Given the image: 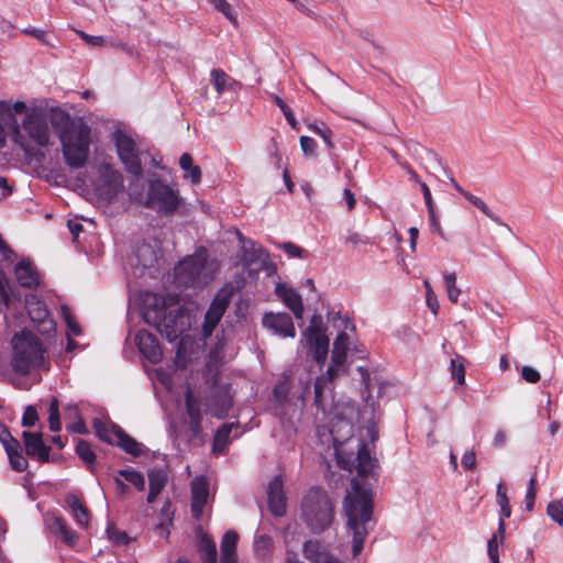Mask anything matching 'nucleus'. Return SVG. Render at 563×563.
<instances>
[{"instance_id":"8","label":"nucleus","mask_w":563,"mask_h":563,"mask_svg":"<svg viewBox=\"0 0 563 563\" xmlns=\"http://www.w3.org/2000/svg\"><path fill=\"white\" fill-rule=\"evenodd\" d=\"M234 395L229 384H212L206 391L202 404L207 413L224 419L233 407Z\"/></svg>"},{"instance_id":"25","label":"nucleus","mask_w":563,"mask_h":563,"mask_svg":"<svg viewBox=\"0 0 563 563\" xmlns=\"http://www.w3.org/2000/svg\"><path fill=\"white\" fill-rule=\"evenodd\" d=\"M19 284L24 288H35L40 285V274L30 260L20 261L14 267Z\"/></svg>"},{"instance_id":"50","label":"nucleus","mask_w":563,"mask_h":563,"mask_svg":"<svg viewBox=\"0 0 563 563\" xmlns=\"http://www.w3.org/2000/svg\"><path fill=\"white\" fill-rule=\"evenodd\" d=\"M277 246L282 249L284 252H286L289 257H308V252L306 250L301 249L300 246L291 242L278 243Z\"/></svg>"},{"instance_id":"4","label":"nucleus","mask_w":563,"mask_h":563,"mask_svg":"<svg viewBox=\"0 0 563 563\" xmlns=\"http://www.w3.org/2000/svg\"><path fill=\"white\" fill-rule=\"evenodd\" d=\"M142 317L144 321L154 327L169 342L179 338L184 328L178 324V314L167 313L165 300L162 296L146 292L143 297Z\"/></svg>"},{"instance_id":"61","label":"nucleus","mask_w":563,"mask_h":563,"mask_svg":"<svg viewBox=\"0 0 563 563\" xmlns=\"http://www.w3.org/2000/svg\"><path fill=\"white\" fill-rule=\"evenodd\" d=\"M300 147L306 155L314 156L316 155V141L309 136L300 137Z\"/></svg>"},{"instance_id":"36","label":"nucleus","mask_w":563,"mask_h":563,"mask_svg":"<svg viewBox=\"0 0 563 563\" xmlns=\"http://www.w3.org/2000/svg\"><path fill=\"white\" fill-rule=\"evenodd\" d=\"M150 487L155 490L162 492L168 481V474L164 468L148 470Z\"/></svg>"},{"instance_id":"58","label":"nucleus","mask_w":563,"mask_h":563,"mask_svg":"<svg viewBox=\"0 0 563 563\" xmlns=\"http://www.w3.org/2000/svg\"><path fill=\"white\" fill-rule=\"evenodd\" d=\"M500 515H501V517H500L499 522H498V536H500V542H504L505 529H506L505 519L509 518L511 516V507H510V505L501 507L500 508Z\"/></svg>"},{"instance_id":"47","label":"nucleus","mask_w":563,"mask_h":563,"mask_svg":"<svg viewBox=\"0 0 563 563\" xmlns=\"http://www.w3.org/2000/svg\"><path fill=\"white\" fill-rule=\"evenodd\" d=\"M238 540L239 534L235 531H227L221 540V552L236 553Z\"/></svg>"},{"instance_id":"31","label":"nucleus","mask_w":563,"mask_h":563,"mask_svg":"<svg viewBox=\"0 0 563 563\" xmlns=\"http://www.w3.org/2000/svg\"><path fill=\"white\" fill-rule=\"evenodd\" d=\"M211 81L216 88L218 95L223 93L227 89H232L236 84L231 77H229L224 70L216 68L211 70Z\"/></svg>"},{"instance_id":"48","label":"nucleus","mask_w":563,"mask_h":563,"mask_svg":"<svg viewBox=\"0 0 563 563\" xmlns=\"http://www.w3.org/2000/svg\"><path fill=\"white\" fill-rule=\"evenodd\" d=\"M308 128L324 141L328 148L334 147L332 143V131L324 123H321L320 125L309 124Z\"/></svg>"},{"instance_id":"29","label":"nucleus","mask_w":563,"mask_h":563,"mask_svg":"<svg viewBox=\"0 0 563 563\" xmlns=\"http://www.w3.org/2000/svg\"><path fill=\"white\" fill-rule=\"evenodd\" d=\"M239 423H224L216 432L213 437L212 450L217 453H224L227 445L230 443V433L232 429H238Z\"/></svg>"},{"instance_id":"26","label":"nucleus","mask_w":563,"mask_h":563,"mask_svg":"<svg viewBox=\"0 0 563 563\" xmlns=\"http://www.w3.org/2000/svg\"><path fill=\"white\" fill-rule=\"evenodd\" d=\"M306 341L309 346L310 354L317 363H323L327 358L329 351V339L325 334H318L312 336H303L302 341Z\"/></svg>"},{"instance_id":"24","label":"nucleus","mask_w":563,"mask_h":563,"mask_svg":"<svg viewBox=\"0 0 563 563\" xmlns=\"http://www.w3.org/2000/svg\"><path fill=\"white\" fill-rule=\"evenodd\" d=\"M303 556L312 563H330L331 561H340L332 555L328 547L319 540H308L302 547Z\"/></svg>"},{"instance_id":"16","label":"nucleus","mask_w":563,"mask_h":563,"mask_svg":"<svg viewBox=\"0 0 563 563\" xmlns=\"http://www.w3.org/2000/svg\"><path fill=\"white\" fill-rule=\"evenodd\" d=\"M0 442L9 457L12 470L18 473L24 472L29 467V462L23 455V448L18 439H15L9 428L0 422Z\"/></svg>"},{"instance_id":"32","label":"nucleus","mask_w":563,"mask_h":563,"mask_svg":"<svg viewBox=\"0 0 563 563\" xmlns=\"http://www.w3.org/2000/svg\"><path fill=\"white\" fill-rule=\"evenodd\" d=\"M191 501L207 503L209 485L203 476H198L191 482Z\"/></svg>"},{"instance_id":"37","label":"nucleus","mask_w":563,"mask_h":563,"mask_svg":"<svg viewBox=\"0 0 563 563\" xmlns=\"http://www.w3.org/2000/svg\"><path fill=\"white\" fill-rule=\"evenodd\" d=\"M217 11L221 12L234 26H238V15L227 0H208Z\"/></svg>"},{"instance_id":"5","label":"nucleus","mask_w":563,"mask_h":563,"mask_svg":"<svg viewBox=\"0 0 563 563\" xmlns=\"http://www.w3.org/2000/svg\"><path fill=\"white\" fill-rule=\"evenodd\" d=\"M302 519L309 530L319 534L327 530L333 519L334 509L327 493L318 487H312L303 497L301 504Z\"/></svg>"},{"instance_id":"17","label":"nucleus","mask_w":563,"mask_h":563,"mask_svg":"<svg viewBox=\"0 0 563 563\" xmlns=\"http://www.w3.org/2000/svg\"><path fill=\"white\" fill-rule=\"evenodd\" d=\"M22 439L27 456L40 463L49 462L51 449L44 443L41 432L23 431Z\"/></svg>"},{"instance_id":"46","label":"nucleus","mask_w":563,"mask_h":563,"mask_svg":"<svg viewBox=\"0 0 563 563\" xmlns=\"http://www.w3.org/2000/svg\"><path fill=\"white\" fill-rule=\"evenodd\" d=\"M318 334H324L322 316L314 313L309 322V325L303 331L302 336H312Z\"/></svg>"},{"instance_id":"55","label":"nucleus","mask_w":563,"mask_h":563,"mask_svg":"<svg viewBox=\"0 0 563 563\" xmlns=\"http://www.w3.org/2000/svg\"><path fill=\"white\" fill-rule=\"evenodd\" d=\"M327 387L324 377H317L314 382V405L323 409V390Z\"/></svg>"},{"instance_id":"28","label":"nucleus","mask_w":563,"mask_h":563,"mask_svg":"<svg viewBox=\"0 0 563 563\" xmlns=\"http://www.w3.org/2000/svg\"><path fill=\"white\" fill-rule=\"evenodd\" d=\"M66 504L78 526L86 528L89 522V511L81 500L74 494L66 496Z\"/></svg>"},{"instance_id":"19","label":"nucleus","mask_w":563,"mask_h":563,"mask_svg":"<svg viewBox=\"0 0 563 563\" xmlns=\"http://www.w3.org/2000/svg\"><path fill=\"white\" fill-rule=\"evenodd\" d=\"M135 344L141 354L151 363L157 364L163 360V352L156 336L147 330H140L135 335Z\"/></svg>"},{"instance_id":"38","label":"nucleus","mask_w":563,"mask_h":563,"mask_svg":"<svg viewBox=\"0 0 563 563\" xmlns=\"http://www.w3.org/2000/svg\"><path fill=\"white\" fill-rule=\"evenodd\" d=\"M273 539L267 534L257 537L254 541V551L256 556L265 559L267 558L273 549Z\"/></svg>"},{"instance_id":"18","label":"nucleus","mask_w":563,"mask_h":563,"mask_svg":"<svg viewBox=\"0 0 563 563\" xmlns=\"http://www.w3.org/2000/svg\"><path fill=\"white\" fill-rule=\"evenodd\" d=\"M263 324L275 334L283 338H295L296 329L290 314L287 312H268L263 317Z\"/></svg>"},{"instance_id":"43","label":"nucleus","mask_w":563,"mask_h":563,"mask_svg":"<svg viewBox=\"0 0 563 563\" xmlns=\"http://www.w3.org/2000/svg\"><path fill=\"white\" fill-rule=\"evenodd\" d=\"M48 427L53 432H58L62 429L59 416V402L57 398H53L48 408Z\"/></svg>"},{"instance_id":"15","label":"nucleus","mask_w":563,"mask_h":563,"mask_svg":"<svg viewBox=\"0 0 563 563\" xmlns=\"http://www.w3.org/2000/svg\"><path fill=\"white\" fill-rule=\"evenodd\" d=\"M25 308L32 322L43 334H51L55 331V322L43 300L36 295H27L25 298Z\"/></svg>"},{"instance_id":"6","label":"nucleus","mask_w":563,"mask_h":563,"mask_svg":"<svg viewBox=\"0 0 563 563\" xmlns=\"http://www.w3.org/2000/svg\"><path fill=\"white\" fill-rule=\"evenodd\" d=\"M208 254L205 249L198 250L194 255L185 257L174 269L175 280L181 287H196L208 282L206 264Z\"/></svg>"},{"instance_id":"45","label":"nucleus","mask_w":563,"mask_h":563,"mask_svg":"<svg viewBox=\"0 0 563 563\" xmlns=\"http://www.w3.org/2000/svg\"><path fill=\"white\" fill-rule=\"evenodd\" d=\"M444 283L450 301L456 303L461 290L456 287V276L454 273L444 274Z\"/></svg>"},{"instance_id":"52","label":"nucleus","mask_w":563,"mask_h":563,"mask_svg":"<svg viewBox=\"0 0 563 563\" xmlns=\"http://www.w3.org/2000/svg\"><path fill=\"white\" fill-rule=\"evenodd\" d=\"M274 101L277 104V107L282 110V112L284 113L287 122L291 125V128L297 130L298 129L297 128V121H296V118H295L291 109L278 96H274Z\"/></svg>"},{"instance_id":"56","label":"nucleus","mask_w":563,"mask_h":563,"mask_svg":"<svg viewBox=\"0 0 563 563\" xmlns=\"http://www.w3.org/2000/svg\"><path fill=\"white\" fill-rule=\"evenodd\" d=\"M107 533L109 539L117 545L128 544L130 538L123 531H119L114 527H108Z\"/></svg>"},{"instance_id":"39","label":"nucleus","mask_w":563,"mask_h":563,"mask_svg":"<svg viewBox=\"0 0 563 563\" xmlns=\"http://www.w3.org/2000/svg\"><path fill=\"white\" fill-rule=\"evenodd\" d=\"M112 424H113L112 422L110 424H106L100 419H93V421H92V427L95 429L97 437L101 441L109 443V444L115 443V441L112 439V434H113V430L111 428Z\"/></svg>"},{"instance_id":"30","label":"nucleus","mask_w":563,"mask_h":563,"mask_svg":"<svg viewBox=\"0 0 563 563\" xmlns=\"http://www.w3.org/2000/svg\"><path fill=\"white\" fill-rule=\"evenodd\" d=\"M76 454L80 457V460L86 464L87 468L90 472L96 471V453L91 448V444L82 439L77 441L75 448Z\"/></svg>"},{"instance_id":"2","label":"nucleus","mask_w":563,"mask_h":563,"mask_svg":"<svg viewBox=\"0 0 563 563\" xmlns=\"http://www.w3.org/2000/svg\"><path fill=\"white\" fill-rule=\"evenodd\" d=\"M354 494H347L343 500V511L349 530L353 533L352 553L357 556L369 532L373 521V495L371 489L362 488L357 478L351 482Z\"/></svg>"},{"instance_id":"35","label":"nucleus","mask_w":563,"mask_h":563,"mask_svg":"<svg viewBox=\"0 0 563 563\" xmlns=\"http://www.w3.org/2000/svg\"><path fill=\"white\" fill-rule=\"evenodd\" d=\"M185 407L188 420H202V413L200 411L199 405L195 399L190 388L185 393Z\"/></svg>"},{"instance_id":"59","label":"nucleus","mask_w":563,"mask_h":563,"mask_svg":"<svg viewBox=\"0 0 563 563\" xmlns=\"http://www.w3.org/2000/svg\"><path fill=\"white\" fill-rule=\"evenodd\" d=\"M346 371V368L340 367L338 365H333L330 363V365L327 368L325 374L321 375L320 377L325 378V384L332 383L336 377H339L341 374H343Z\"/></svg>"},{"instance_id":"57","label":"nucleus","mask_w":563,"mask_h":563,"mask_svg":"<svg viewBox=\"0 0 563 563\" xmlns=\"http://www.w3.org/2000/svg\"><path fill=\"white\" fill-rule=\"evenodd\" d=\"M501 544L500 540L498 541L497 534H494L487 543V553L492 563H499L498 556V547Z\"/></svg>"},{"instance_id":"64","label":"nucleus","mask_w":563,"mask_h":563,"mask_svg":"<svg viewBox=\"0 0 563 563\" xmlns=\"http://www.w3.org/2000/svg\"><path fill=\"white\" fill-rule=\"evenodd\" d=\"M496 501L500 508L505 507V506H509V498L507 496V489L503 483H499L497 485Z\"/></svg>"},{"instance_id":"51","label":"nucleus","mask_w":563,"mask_h":563,"mask_svg":"<svg viewBox=\"0 0 563 563\" xmlns=\"http://www.w3.org/2000/svg\"><path fill=\"white\" fill-rule=\"evenodd\" d=\"M548 516L559 523L560 526L563 525V504L558 500H553L549 503L547 507Z\"/></svg>"},{"instance_id":"44","label":"nucleus","mask_w":563,"mask_h":563,"mask_svg":"<svg viewBox=\"0 0 563 563\" xmlns=\"http://www.w3.org/2000/svg\"><path fill=\"white\" fill-rule=\"evenodd\" d=\"M289 391H290L289 382H288V378L285 377V378L280 379L275 385V387L273 389V397L275 398V400L278 404L283 405L287 401Z\"/></svg>"},{"instance_id":"1","label":"nucleus","mask_w":563,"mask_h":563,"mask_svg":"<svg viewBox=\"0 0 563 563\" xmlns=\"http://www.w3.org/2000/svg\"><path fill=\"white\" fill-rule=\"evenodd\" d=\"M51 123L58 133L66 164L71 168L84 167L89 155L90 126L60 109L52 110Z\"/></svg>"},{"instance_id":"10","label":"nucleus","mask_w":563,"mask_h":563,"mask_svg":"<svg viewBox=\"0 0 563 563\" xmlns=\"http://www.w3.org/2000/svg\"><path fill=\"white\" fill-rule=\"evenodd\" d=\"M113 142L125 170L132 176L140 178L143 168L135 142L121 130H117L113 133Z\"/></svg>"},{"instance_id":"7","label":"nucleus","mask_w":563,"mask_h":563,"mask_svg":"<svg viewBox=\"0 0 563 563\" xmlns=\"http://www.w3.org/2000/svg\"><path fill=\"white\" fill-rule=\"evenodd\" d=\"M180 202L178 191L163 183L161 179L150 181L146 197V207L163 214L176 211Z\"/></svg>"},{"instance_id":"23","label":"nucleus","mask_w":563,"mask_h":563,"mask_svg":"<svg viewBox=\"0 0 563 563\" xmlns=\"http://www.w3.org/2000/svg\"><path fill=\"white\" fill-rule=\"evenodd\" d=\"M111 428L113 430V435L117 438L114 444L121 448L124 452L134 457H139L146 453L147 449L145 445L129 435L120 426L112 424Z\"/></svg>"},{"instance_id":"42","label":"nucleus","mask_w":563,"mask_h":563,"mask_svg":"<svg viewBox=\"0 0 563 563\" xmlns=\"http://www.w3.org/2000/svg\"><path fill=\"white\" fill-rule=\"evenodd\" d=\"M473 206H475L477 209H479L486 217H488L490 220H493L494 222H496L497 224L499 225H504V223L501 222V220L495 216L490 209L488 208V206L478 197L474 196L473 194H471L470 191L466 190V192H464L463 195Z\"/></svg>"},{"instance_id":"12","label":"nucleus","mask_w":563,"mask_h":563,"mask_svg":"<svg viewBox=\"0 0 563 563\" xmlns=\"http://www.w3.org/2000/svg\"><path fill=\"white\" fill-rule=\"evenodd\" d=\"M22 126L27 137L36 145L45 147L49 144V128L46 115L40 110L26 113Z\"/></svg>"},{"instance_id":"63","label":"nucleus","mask_w":563,"mask_h":563,"mask_svg":"<svg viewBox=\"0 0 563 563\" xmlns=\"http://www.w3.org/2000/svg\"><path fill=\"white\" fill-rule=\"evenodd\" d=\"M521 376L527 383L531 384H536L540 380L539 372L531 366H523L521 369Z\"/></svg>"},{"instance_id":"14","label":"nucleus","mask_w":563,"mask_h":563,"mask_svg":"<svg viewBox=\"0 0 563 563\" xmlns=\"http://www.w3.org/2000/svg\"><path fill=\"white\" fill-rule=\"evenodd\" d=\"M7 129L11 132V137L24 152H29L26 136L21 132L20 125L12 115L11 103L0 101V146L5 144Z\"/></svg>"},{"instance_id":"21","label":"nucleus","mask_w":563,"mask_h":563,"mask_svg":"<svg viewBox=\"0 0 563 563\" xmlns=\"http://www.w3.org/2000/svg\"><path fill=\"white\" fill-rule=\"evenodd\" d=\"M241 246V261L244 265L262 264L265 265L269 261L268 252L262 246H256L255 243L242 235L239 236Z\"/></svg>"},{"instance_id":"49","label":"nucleus","mask_w":563,"mask_h":563,"mask_svg":"<svg viewBox=\"0 0 563 563\" xmlns=\"http://www.w3.org/2000/svg\"><path fill=\"white\" fill-rule=\"evenodd\" d=\"M462 357L457 356L451 361V376L455 379L456 384L463 385L465 383V368L462 362Z\"/></svg>"},{"instance_id":"62","label":"nucleus","mask_w":563,"mask_h":563,"mask_svg":"<svg viewBox=\"0 0 563 563\" xmlns=\"http://www.w3.org/2000/svg\"><path fill=\"white\" fill-rule=\"evenodd\" d=\"M128 482L131 483L137 490H144L145 488V478L144 476L137 472L133 471L132 473H128Z\"/></svg>"},{"instance_id":"27","label":"nucleus","mask_w":563,"mask_h":563,"mask_svg":"<svg viewBox=\"0 0 563 563\" xmlns=\"http://www.w3.org/2000/svg\"><path fill=\"white\" fill-rule=\"evenodd\" d=\"M355 461L358 477H367L373 473L375 460L372 459L369 451L367 450L366 443H364L361 440L357 443V453Z\"/></svg>"},{"instance_id":"41","label":"nucleus","mask_w":563,"mask_h":563,"mask_svg":"<svg viewBox=\"0 0 563 563\" xmlns=\"http://www.w3.org/2000/svg\"><path fill=\"white\" fill-rule=\"evenodd\" d=\"M473 206H475L477 209H479L486 217H488L490 220H493L494 222H496L497 224L499 225H504V223L501 222V220L495 216L490 209L488 208V206L478 197L474 196L473 194H471L470 191L466 190V192H464L463 195Z\"/></svg>"},{"instance_id":"40","label":"nucleus","mask_w":563,"mask_h":563,"mask_svg":"<svg viewBox=\"0 0 563 563\" xmlns=\"http://www.w3.org/2000/svg\"><path fill=\"white\" fill-rule=\"evenodd\" d=\"M473 206H475L477 209H479L486 217H488L490 220H493L494 222H496L497 224L499 225H504V223L501 222V220L495 216L490 209L488 208V206L478 197L474 196L473 194H471L470 191L466 190V192H464L463 195Z\"/></svg>"},{"instance_id":"60","label":"nucleus","mask_w":563,"mask_h":563,"mask_svg":"<svg viewBox=\"0 0 563 563\" xmlns=\"http://www.w3.org/2000/svg\"><path fill=\"white\" fill-rule=\"evenodd\" d=\"M345 361H346V352L344 351L343 347H336V349L332 350L331 364L346 368Z\"/></svg>"},{"instance_id":"54","label":"nucleus","mask_w":563,"mask_h":563,"mask_svg":"<svg viewBox=\"0 0 563 563\" xmlns=\"http://www.w3.org/2000/svg\"><path fill=\"white\" fill-rule=\"evenodd\" d=\"M38 420V415L34 406H27L22 416L21 424L25 428L35 426Z\"/></svg>"},{"instance_id":"53","label":"nucleus","mask_w":563,"mask_h":563,"mask_svg":"<svg viewBox=\"0 0 563 563\" xmlns=\"http://www.w3.org/2000/svg\"><path fill=\"white\" fill-rule=\"evenodd\" d=\"M423 286L426 288V301H427V305L432 310V312L434 314H437L438 310H439L438 297H437L435 292L432 290L429 280H427V279L423 280Z\"/></svg>"},{"instance_id":"13","label":"nucleus","mask_w":563,"mask_h":563,"mask_svg":"<svg viewBox=\"0 0 563 563\" xmlns=\"http://www.w3.org/2000/svg\"><path fill=\"white\" fill-rule=\"evenodd\" d=\"M232 297V289L222 288L212 299L202 324V335L205 338L211 336L216 327L223 317L228 309Z\"/></svg>"},{"instance_id":"33","label":"nucleus","mask_w":563,"mask_h":563,"mask_svg":"<svg viewBox=\"0 0 563 563\" xmlns=\"http://www.w3.org/2000/svg\"><path fill=\"white\" fill-rule=\"evenodd\" d=\"M199 551L203 563H217L216 543L208 536H202L200 539Z\"/></svg>"},{"instance_id":"34","label":"nucleus","mask_w":563,"mask_h":563,"mask_svg":"<svg viewBox=\"0 0 563 563\" xmlns=\"http://www.w3.org/2000/svg\"><path fill=\"white\" fill-rule=\"evenodd\" d=\"M54 528L66 544L74 545L78 541V536L67 526L64 518L56 517L54 519Z\"/></svg>"},{"instance_id":"3","label":"nucleus","mask_w":563,"mask_h":563,"mask_svg":"<svg viewBox=\"0 0 563 563\" xmlns=\"http://www.w3.org/2000/svg\"><path fill=\"white\" fill-rule=\"evenodd\" d=\"M12 369L20 375H27L35 369H48L45 350L38 338L31 331L23 330L12 339Z\"/></svg>"},{"instance_id":"22","label":"nucleus","mask_w":563,"mask_h":563,"mask_svg":"<svg viewBox=\"0 0 563 563\" xmlns=\"http://www.w3.org/2000/svg\"><path fill=\"white\" fill-rule=\"evenodd\" d=\"M275 292L297 319H302L303 303L300 294L296 289L285 283H279L275 288Z\"/></svg>"},{"instance_id":"9","label":"nucleus","mask_w":563,"mask_h":563,"mask_svg":"<svg viewBox=\"0 0 563 563\" xmlns=\"http://www.w3.org/2000/svg\"><path fill=\"white\" fill-rule=\"evenodd\" d=\"M159 250L156 245L142 242L137 243L129 256V264L135 276L143 277L146 274L153 276L157 271Z\"/></svg>"},{"instance_id":"11","label":"nucleus","mask_w":563,"mask_h":563,"mask_svg":"<svg viewBox=\"0 0 563 563\" xmlns=\"http://www.w3.org/2000/svg\"><path fill=\"white\" fill-rule=\"evenodd\" d=\"M99 173L100 179L96 186V192L101 200L110 203L123 190V177L108 164H102Z\"/></svg>"},{"instance_id":"20","label":"nucleus","mask_w":563,"mask_h":563,"mask_svg":"<svg viewBox=\"0 0 563 563\" xmlns=\"http://www.w3.org/2000/svg\"><path fill=\"white\" fill-rule=\"evenodd\" d=\"M268 508L275 517H282L286 512V497L283 489V479L275 476L268 484Z\"/></svg>"}]
</instances>
